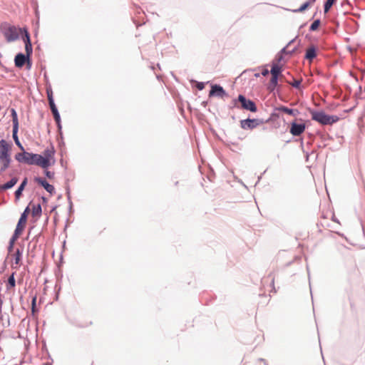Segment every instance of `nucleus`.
<instances>
[{"instance_id":"nucleus-7","label":"nucleus","mask_w":365,"mask_h":365,"mask_svg":"<svg viewBox=\"0 0 365 365\" xmlns=\"http://www.w3.org/2000/svg\"><path fill=\"white\" fill-rule=\"evenodd\" d=\"M263 122L259 119H246L240 121V126L242 129L252 130L262 124Z\"/></svg>"},{"instance_id":"nucleus-27","label":"nucleus","mask_w":365,"mask_h":365,"mask_svg":"<svg viewBox=\"0 0 365 365\" xmlns=\"http://www.w3.org/2000/svg\"><path fill=\"white\" fill-rule=\"evenodd\" d=\"M8 283L10 287L14 288L16 286L14 274L13 273L8 279Z\"/></svg>"},{"instance_id":"nucleus-26","label":"nucleus","mask_w":365,"mask_h":365,"mask_svg":"<svg viewBox=\"0 0 365 365\" xmlns=\"http://www.w3.org/2000/svg\"><path fill=\"white\" fill-rule=\"evenodd\" d=\"M320 25V20H315L310 26V31H316Z\"/></svg>"},{"instance_id":"nucleus-15","label":"nucleus","mask_w":365,"mask_h":365,"mask_svg":"<svg viewBox=\"0 0 365 365\" xmlns=\"http://www.w3.org/2000/svg\"><path fill=\"white\" fill-rule=\"evenodd\" d=\"M27 58H28L26 55L23 53H18L14 59L15 66L19 68L22 67L25 64Z\"/></svg>"},{"instance_id":"nucleus-17","label":"nucleus","mask_w":365,"mask_h":365,"mask_svg":"<svg viewBox=\"0 0 365 365\" xmlns=\"http://www.w3.org/2000/svg\"><path fill=\"white\" fill-rule=\"evenodd\" d=\"M277 110L279 112H283L289 115L296 116L298 115L299 111L296 109H291L285 106H280L277 108Z\"/></svg>"},{"instance_id":"nucleus-13","label":"nucleus","mask_w":365,"mask_h":365,"mask_svg":"<svg viewBox=\"0 0 365 365\" xmlns=\"http://www.w3.org/2000/svg\"><path fill=\"white\" fill-rule=\"evenodd\" d=\"M54 153H55L54 148L53 147H51L44 150L43 157L44 158V159L48 160V163H51V164H53L54 161H55L54 160Z\"/></svg>"},{"instance_id":"nucleus-16","label":"nucleus","mask_w":365,"mask_h":365,"mask_svg":"<svg viewBox=\"0 0 365 365\" xmlns=\"http://www.w3.org/2000/svg\"><path fill=\"white\" fill-rule=\"evenodd\" d=\"M317 56V49L315 46H312L309 47L306 51L305 58L310 62Z\"/></svg>"},{"instance_id":"nucleus-4","label":"nucleus","mask_w":365,"mask_h":365,"mask_svg":"<svg viewBox=\"0 0 365 365\" xmlns=\"http://www.w3.org/2000/svg\"><path fill=\"white\" fill-rule=\"evenodd\" d=\"M30 211L29 207H27L24 212L21 214V217L17 223L14 234L11 238V247L15 240H16L19 236L22 234L27 222V216Z\"/></svg>"},{"instance_id":"nucleus-38","label":"nucleus","mask_w":365,"mask_h":365,"mask_svg":"<svg viewBox=\"0 0 365 365\" xmlns=\"http://www.w3.org/2000/svg\"><path fill=\"white\" fill-rule=\"evenodd\" d=\"M2 304H3V301H2V299H0V307H1Z\"/></svg>"},{"instance_id":"nucleus-32","label":"nucleus","mask_w":365,"mask_h":365,"mask_svg":"<svg viewBox=\"0 0 365 365\" xmlns=\"http://www.w3.org/2000/svg\"><path fill=\"white\" fill-rule=\"evenodd\" d=\"M45 174H46V177L48 178L49 179L53 178L54 176V173H51L48 170H46Z\"/></svg>"},{"instance_id":"nucleus-6","label":"nucleus","mask_w":365,"mask_h":365,"mask_svg":"<svg viewBox=\"0 0 365 365\" xmlns=\"http://www.w3.org/2000/svg\"><path fill=\"white\" fill-rule=\"evenodd\" d=\"M35 155L36 154L24 151L23 153H17L16 155V160L20 163H25L29 165H34Z\"/></svg>"},{"instance_id":"nucleus-10","label":"nucleus","mask_w":365,"mask_h":365,"mask_svg":"<svg viewBox=\"0 0 365 365\" xmlns=\"http://www.w3.org/2000/svg\"><path fill=\"white\" fill-rule=\"evenodd\" d=\"M24 33H25V35L23 37V40L25 43V50H26V56H27V58H29L30 56V55L32 53V45L31 43L30 36H29V32L26 29H24Z\"/></svg>"},{"instance_id":"nucleus-23","label":"nucleus","mask_w":365,"mask_h":365,"mask_svg":"<svg viewBox=\"0 0 365 365\" xmlns=\"http://www.w3.org/2000/svg\"><path fill=\"white\" fill-rule=\"evenodd\" d=\"M281 71H282L281 67L278 64L274 63L272 66L270 73H271L272 76H278L280 74Z\"/></svg>"},{"instance_id":"nucleus-12","label":"nucleus","mask_w":365,"mask_h":365,"mask_svg":"<svg viewBox=\"0 0 365 365\" xmlns=\"http://www.w3.org/2000/svg\"><path fill=\"white\" fill-rule=\"evenodd\" d=\"M35 180L38 184L43 186L45 188V190L50 194H53L55 192L54 187L52 185H50L48 182H47L46 180L41 178H36Z\"/></svg>"},{"instance_id":"nucleus-21","label":"nucleus","mask_w":365,"mask_h":365,"mask_svg":"<svg viewBox=\"0 0 365 365\" xmlns=\"http://www.w3.org/2000/svg\"><path fill=\"white\" fill-rule=\"evenodd\" d=\"M26 184H27V178H26L24 179L21 184L20 185L19 188L15 192V197L16 199H19L21 196L22 192H23L25 186L26 185Z\"/></svg>"},{"instance_id":"nucleus-11","label":"nucleus","mask_w":365,"mask_h":365,"mask_svg":"<svg viewBox=\"0 0 365 365\" xmlns=\"http://www.w3.org/2000/svg\"><path fill=\"white\" fill-rule=\"evenodd\" d=\"M34 165H38L44 169H46L51 165V163H48V160L44 159L43 155L36 154L34 161Z\"/></svg>"},{"instance_id":"nucleus-39","label":"nucleus","mask_w":365,"mask_h":365,"mask_svg":"<svg viewBox=\"0 0 365 365\" xmlns=\"http://www.w3.org/2000/svg\"><path fill=\"white\" fill-rule=\"evenodd\" d=\"M236 101H237V100H235V101H234V102H235V103H234V105H235V106H237V103H236Z\"/></svg>"},{"instance_id":"nucleus-24","label":"nucleus","mask_w":365,"mask_h":365,"mask_svg":"<svg viewBox=\"0 0 365 365\" xmlns=\"http://www.w3.org/2000/svg\"><path fill=\"white\" fill-rule=\"evenodd\" d=\"M11 112L12 117L13 128L19 127L18 116L16 110L13 108L11 109Z\"/></svg>"},{"instance_id":"nucleus-31","label":"nucleus","mask_w":365,"mask_h":365,"mask_svg":"<svg viewBox=\"0 0 365 365\" xmlns=\"http://www.w3.org/2000/svg\"><path fill=\"white\" fill-rule=\"evenodd\" d=\"M48 103H49V106H50V108H51V111H53V110H57L56 106V105H55V103H54L53 100V101H48Z\"/></svg>"},{"instance_id":"nucleus-34","label":"nucleus","mask_w":365,"mask_h":365,"mask_svg":"<svg viewBox=\"0 0 365 365\" xmlns=\"http://www.w3.org/2000/svg\"><path fill=\"white\" fill-rule=\"evenodd\" d=\"M36 302V297H35L32 299V312H34V311H35Z\"/></svg>"},{"instance_id":"nucleus-2","label":"nucleus","mask_w":365,"mask_h":365,"mask_svg":"<svg viewBox=\"0 0 365 365\" xmlns=\"http://www.w3.org/2000/svg\"><path fill=\"white\" fill-rule=\"evenodd\" d=\"M0 31L9 43L17 40L20 33L22 31L21 29L7 23H4L0 26Z\"/></svg>"},{"instance_id":"nucleus-3","label":"nucleus","mask_w":365,"mask_h":365,"mask_svg":"<svg viewBox=\"0 0 365 365\" xmlns=\"http://www.w3.org/2000/svg\"><path fill=\"white\" fill-rule=\"evenodd\" d=\"M312 119L319 123L322 125H331L339 120V117L336 115H329L323 111L312 110Z\"/></svg>"},{"instance_id":"nucleus-29","label":"nucleus","mask_w":365,"mask_h":365,"mask_svg":"<svg viewBox=\"0 0 365 365\" xmlns=\"http://www.w3.org/2000/svg\"><path fill=\"white\" fill-rule=\"evenodd\" d=\"M278 76H272V78L270 80V84L275 87L277 85Z\"/></svg>"},{"instance_id":"nucleus-28","label":"nucleus","mask_w":365,"mask_h":365,"mask_svg":"<svg viewBox=\"0 0 365 365\" xmlns=\"http://www.w3.org/2000/svg\"><path fill=\"white\" fill-rule=\"evenodd\" d=\"M52 113L53 115V118L56 123L59 125L60 124V115L58 113V110L52 111Z\"/></svg>"},{"instance_id":"nucleus-8","label":"nucleus","mask_w":365,"mask_h":365,"mask_svg":"<svg viewBox=\"0 0 365 365\" xmlns=\"http://www.w3.org/2000/svg\"><path fill=\"white\" fill-rule=\"evenodd\" d=\"M306 126L304 123L298 124L295 122L291 123L290 133L294 136H299L305 130Z\"/></svg>"},{"instance_id":"nucleus-18","label":"nucleus","mask_w":365,"mask_h":365,"mask_svg":"<svg viewBox=\"0 0 365 365\" xmlns=\"http://www.w3.org/2000/svg\"><path fill=\"white\" fill-rule=\"evenodd\" d=\"M22 257V252L18 249L14 254V262L13 264L14 268H18L21 265V260Z\"/></svg>"},{"instance_id":"nucleus-25","label":"nucleus","mask_w":365,"mask_h":365,"mask_svg":"<svg viewBox=\"0 0 365 365\" xmlns=\"http://www.w3.org/2000/svg\"><path fill=\"white\" fill-rule=\"evenodd\" d=\"M336 0H327L324 4V13H327Z\"/></svg>"},{"instance_id":"nucleus-1","label":"nucleus","mask_w":365,"mask_h":365,"mask_svg":"<svg viewBox=\"0 0 365 365\" xmlns=\"http://www.w3.org/2000/svg\"><path fill=\"white\" fill-rule=\"evenodd\" d=\"M11 145L5 140H0V175L9 166L11 161Z\"/></svg>"},{"instance_id":"nucleus-33","label":"nucleus","mask_w":365,"mask_h":365,"mask_svg":"<svg viewBox=\"0 0 365 365\" xmlns=\"http://www.w3.org/2000/svg\"><path fill=\"white\" fill-rule=\"evenodd\" d=\"M301 84V82L298 80H294V82L292 83V86L295 88H299Z\"/></svg>"},{"instance_id":"nucleus-35","label":"nucleus","mask_w":365,"mask_h":365,"mask_svg":"<svg viewBox=\"0 0 365 365\" xmlns=\"http://www.w3.org/2000/svg\"><path fill=\"white\" fill-rule=\"evenodd\" d=\"M197 88L199 89V90H202L204 88V83H198L197 84Z\"/></svg>"},{"instance_id":"nucleus-22","label":"nucleus","mask_w":365,"mask_h":365,"mask_svg":"<svg viewBox=\"0 0 365 365\" xmlns=\"http://www.w3.org/2000/svg\"><path fill=\"white\" fill-rule=\"evenodd\" d=\"M19 130V127L13 128V138L16 143V144L20 148L21 150H24V147L21 145V143L19 140L17 133Z\"/></svg>"},{"instance_id":"nucleus-37","label":"nucleus","mask_w":365,"mask_h":365,"mask_svg":"<svg viewBox=\"0 0 365 365\" xmlns=\"http://www.w3.org/2000/svg\"><path fill=\"white\" fill-rule=\"evenodd\" d=\"M93 322L91 321L87 322L85 323V324L82 325L81 327H86L88 325H92Z\"/></svg>"},{"instance_id":"nucleus-5","label":"nucleus","mask_w":365,"mask_h":365,"mask_svg":"<svg viewBox=\"0 0 365 365\" xmlns=\"http://www.w3.org/2000/svg\"><path fill=\"white\" fill-rule=\"evenodd\" d=\"M237 101L241 103V107L243 109L251 112L257 111V106L255 103L252 101L247 99L244 96L239 95Z\"/></svg>"},{"instance_id":"nucleus-9","label":"nucleus","mask_w":365,"mask_h":365,"mask_svg":"<svg viewBox=\"0 0 365 365\" xmlns=\"http://www.w3.org/2000/svg\"><path fill=\"white\" fill-rule=\"evenodd\" d=\"M226 96H227V93L222 86H220L219 85H216V84L212 86L211 90L209 93L210 97L217 96V97L223 98Z\"/></svg>"},{"instance_id":"nucleus-19","label":"nucleus","mask_w":365,"mask_h":365,"mask_svg":"<svg viewBox=\"0 0 365 365\" xmlns=\"http://www.w3.org/2000/svg\"><path fill=\"white\" fill-rule=\"evenodd\" d=\"M316 0H309L304 3L299 9L294 10L295 13H301L307 9L311 5H312Z\"/></svg>"},{"instance_id":"nucleus-14","label":"nucleus","mask_w":365,"mask_h":365,"mask_svg":"<svg viewBox=\"0 0 365 365\" xmlns=\"http://www.w3.org/2000/svg\"><path fill=\"white\" fill-rule=\"evenodd\" d=\"M29 208L31 209V213L33 217H40L41 215V206L39 203L35 204L31 202L29 204Z\"/></svg>"},{"instance_id":"nucleus-20","label":"nucleus","mask_w":365,"mask_h":365,"mask_svg":"<svg viewBox=\"0 0 365 365\" xmlns=\"http://www.w3.org/2000/svg\"><path fill=\"white\" fill-rule=\"evenodd\" d=\"M17 182H18V178L14 177L11 180L7 182L6 183L0 186V188L1 190H4L10 189V188L13 187L17 183Z\"/></svg>"},{"instance_id":"nucleus-36","label":"nucleus","mask_w":365,"mask_h":365,"mask_svg":"<svg viewBox=\"0 0 365 365\" xmlns=\"http://www.w3.org/2000/svg\"><path fill=\"white\" fill-rule=\"evenodd\" d=\"M269 71L267 69H264L262 72V75L266 76L269 74Z\"/></svg>"},{"instance_id":"nucleus-30","label":"nucleus","mask_w":365,"mask_h":365,"mask_svg":"<svg viewBox=\"0 0 365 365\" xmlns=\"http://www.w3.org/2000/svg\"><path fill=\"white\" fill-rule=\"evenodd\" d=\"M46 93H47V97H48V101H53V91H52L51 88H47L46 89Z\"/></svg>"}]
</instances>
